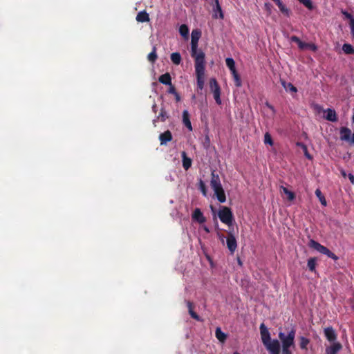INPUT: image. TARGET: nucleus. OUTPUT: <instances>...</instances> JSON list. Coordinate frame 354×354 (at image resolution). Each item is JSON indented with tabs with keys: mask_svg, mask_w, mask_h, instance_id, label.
Masks as SVG:
<instances>
[{
	"mask_svg": "<svg viewBox=\"0 0 354 354\" xmlns=\"http://www.w3.org/2000/svg\"><path fill=\"white\" fill-rule=\"evenodd\" d=\"M286 330H288L287 334L283 332L279 333V338L282 344L281 354H292L290 348L295 346L296 329L295 326H291L290 328H287Z\"/></svg>",
	"mask_w": 354,
	"mask_h": 354,
	"instance_id": "1",
	"label": "nucleus"
},
{
	"mask_svg": "<svg viewBox=\"0 0 354 354\" xmlns=\"http://www.w3.org/2000/svg\"><path fill=\"white\" fill-rule=\"evenodd\" d=\"M210 186L214 190L217 200L220 203H225L226 201V196L221 183L219 176L216 174L214 171L211 174Z\"/></svg>",
	"mask_w": 354,
	"mask_h": 354,
	"instance_id": "2",
	"label": "nucleus"
},
{
	"mask_svg": "<svg viewBox=\"0 0 354 354\" xmlns=\"http://www.w3.org/2000/svg\"><path fill=\"white\" fill-rule=\"evenodd\" d=\"M195 73L197 80V88L202 90L205 84V61H203V56H198L194 62Z\"/></svg>",
	"mask_w": 354,
	"mask_h": 354,
	"instance_id": "3",
	"label": "nucleus"
},
{
	"mask_svg": "<svg viewBox=\"0 0 354 354\" xmlns=\"http://www.w3.org/2000/svg\"><path fill=\"white\" fill-rule=\"evenodd\" d=\"M201 36V32L198 30H194L192 32L191 39V56L194 58V62L199 55L203 56V61H205V55L202 50H198V40Z\"/></svg>",
	"mask_w": 354,
	"mask_h": 354,
	"instance_id": "4",
	"label": "nucleus"
},
{
	"mask_svg": "<svg viewBox=\"0 0 354 354\" xmlns=\"http://www.w3.org/2000/svg\"><path fill=\"white\" fill-rule=\"evenodd\" d=\"M220 221L230 227L234 221V216L231 209L226 206H221L218 212Z\"/></svg>",
	"mask_w": 354,
	"mask_h": 354,
	"instance_id": "5",
	"label": "nucleus"
},
{
	"mask_svg": "<svg viewBox=\"0 0 354 354\" xmlns=\"http://www.w3.org/2000/svg\"><path fill=\"white\" fill-rule=\"evenodd\" d=\"M352 121L354 123V115L352 117ZM339 139L354 146V132L352 133L348 127H342L339 129Z\"/></svg>",
	"mask_w": 354,
	"mask_h": 354,
	"instance_id": "6",
	"label": "nucleus"
},
{
	"mask_svg": "<svg viewBox=\"0 0 354 354\" xmlns=\"http://www.w3.org/2000/svg\"><path fill=\"white\" fill-rule=\"evenodd\" d=\"M309 245L311 248H314L319 252L326 255L328 257H329L335 261L338 259V257L335 254L332 252L329 249H328L326 247L322 245L319 243H318L314 240H310Z\"/></svg>",
	"mask_w": 354,
	"mask_h": 354,
	"instance_id": "7",
	"label": "nucleus"
},
{
	"mask_svg": "<svg viewBox=\"0 0 354 354\" xmlns=\"http://www.w3.org/2000/svg\"><path fill=\"white\" fill-rule=\"evenodd\" d=\"M209 86L213 93L216 103L218 105H221L222 103L221 99V88L216 79L212 78L209 80Z\"/></svg>",
	"mask_w": 354,
	"mask_h": 354,
	"instance_id": "8",
	"label": "nucleus"
},
{
	"mask_svg": "<svg viewBox=\"0 0 354 354\" xmlns=\"http://www.w3.org/2000/svg\"><path fill=\"white\" fill-rule=\"evenodd\" d=\"M226 245L227 249L230 252V254H233L237 248V241L234 234L231 231L227 232Z\"/></svg>",
	"mask_w": 354,
	"mask_h": 354,
	"instance_id": "9",
	"label": "nucleus"
},
{
	"mask_svg": "<svg viewBox=\"0 0 354 354\" xmlns=\"http://www.w3.org/2000/svg\"><path fill=\"white\" fill-rule=\"evenodd\" d=\"M260 333L262 342L266 347L268 346L269 344L272 343V340H271L270 337V334L264 324H261L260 326Z\"/></svg>",
	"mask_w": 354,
	"mask_h": 354,
	"instance_id": "10",
	"label": "nucleus"
},
{
	"mask_svg": "<svg viewBox=\"0 0 354 354\" xmlns=\"http://www.w3.org/2000/svg\"><path fill=\"white\" fill-rule=\"evenodd\" d=\"M324 333L327 340L332 344L337 342V335L332 326L326 327L324 330Z\"/></svg>",
	"mask_w": 354,
	"mask_h": 354,
	"instance_id": "11",
	"label": "nucleus"
},
{
	"mask_svg": "<svg viewBox=\"0 0 354 354\" xmlns=\"http://www.w3.org/2000/svg\"><path fill=\"white\" fill-rule=\"evenodd\" d=\"M214 2L213 4V17L215 19L219 18L223 19L224 18V15L222 11L221 6H220L218 0H212Z\"/></svg>",
	"mask_w": 354,
	"mask_h": 354,
	"instance_id": "12",
	"label": "nucleus"
},
{
	"mask_svg": "<svg viewBox=\"0 0 354 354\" xmlns=\"http://www.w3.org/2000/svg\"><path fill=\"white\" fill-rule=\"evenodd\" d=\"M342 348V345L339 342H333L327 346L325 350V354H337Z\"/></svg>",
	"mask_w": 354,
	"mask_h": 354,
	"instance_id": "13",
	"label": "nucleus"
},
{
	"mask_svg": "<svg viewBox=\"0 0 354 354\" xmlns=\"http://www.w3.org/2000/svg\"><path fill=\"white\" fill-rule=\"evenodd\" d=\"M192 218L197 223L202 224L206 221V218L199 208H196L192 215Z\"/></svg>",
	"mask_w": 354,
	"mask_h": 354,
	"instance_id": "14",
	"label": "nucleus"
},
{
	"mask_svg": "<svg viewBox=\"0 0 354 354\" xmlns=\"http://www.w3.org/2000/svg\"><path fill=\"white\" fill-rule=\"evenodd\" d=\"M270 354H280V343L277 339H273L272 344L266 347Z\"/></svg>",
	"mask_w": 354,
	"mask_h": 354,
	"instance_id": "15",
	"label": "nucleus"
},
{
	"mask_svg": "<svg viewBox=\"0 0 354 354\" xmlns=\"http://www.w3.org/2000/svg\"><path fill=\"white\" fill-rule=\"evenodd\" d=\"M159 140L160 141V145H165L168 142L171 141L172 134L169 130L165 131L159 136Z\"/></svg>",
	"mask_w": 354,
	"mask_h": 354,
	"instance_id": "16",
	"label": "nucleus"
},
{
	"mask_svg": "<svg viewBox=\"0 0 354 354\" xmlns=\"http://www.w3.org/2000/svg\"><path fill=\"white\" fill-rule=\"evenodd\" d=\"M186 304L188 308L189 314L190 315L191 317L198 322H203V319L196 312L194 311L193 303L191 302L190 301H186Z\"/></svg>",
	"mask_w": 354,
	"mask_h": 354,
	"instance_id": "17",
	"label": "nucleus"
},
{
	"mask_svg": "<svg viewBox=\"0 0 354 354\" xmlns=\"http://www.w3.org/2000/svg\"><path fill=\"white\" fill-rule=\"evenodd\" d=\"M136 20L141 23L149 22L150 21L149 15L145 10L140 11L136 16Z\"/></svg>",
	"mask_w": 354,
	"mask_h": 354,
	"instance_id": "18",
	"label": "nucleus"
},
{
	"mask_svg": "<svg viewBox=\"0 0 354 354\" xmlns=\"http://www.w3.org/2000/svg\"><path fill=\"white\" fill-rule=\"evenodd\" d=\"M183 122L184 125L189 130L192 131V126L189 120V114L188 111L184 110L183 112Z\"/></svg>",
	"mask_w": 354,
	"mask_h": 354,
	"instance_id": "19",
	"label": "nucleus"
},
{
	"mask_svg": "<svg viewBox=\"0 0 354 354\" xmlns=\"http://www.w3.org/2000/svg\"><path fill=\"white\" fill-rule=\"evenodd\" d=\"M326 119L330 122H337L338 118L334 109H328L326 110Z\"/></svg>",
	"mask_w": 354,
	"mask_h": 354,
	"instance_id": "20",
	"label": "nucleus"
},
{
	"mask_svg": "<svg viewBox=\"0 0 354 354\" xmlns=\"http://www.w3.org/2000/svg\"><path fill=\"white\" fill-rule=\"evenodd\" d=\"M158 81L162 84H165V85H169V84H171V75L169 73H166L163 75H161L159 78H158Z\"/></svg>",
	"mask_w": 354,
	"mask_h": 354,
	"instance_id": "21",
	"label": "nucleus"
},
{
	"mask_svg": "<svg viewBox=\"0 0 354 354\" xmlns=\"http://www.w3.org/2000/svg\"><path fill=\"white\" fill-rule=\"evenodd\" d=\"M183 158V167L185 170L189 169L192 166V159L187 156V154L185 151L182 153Z\"/></svg>",
	"mask_w": 354,
	"mask_h": 354,
	"instance_id": "22",
	"label": "nucleus"
},
{
	"mask_svg": "<svg viewBox=\"0 0 354 354\" xmlns=\"http://www.w3.org/2000/svg\"><path fill=\"white\" fill-rule=\"evenodd\" d=\"M299 48L301 50L310 49V50H311L312 51H314V52L317 50V46L315 45L314 44L306 43V42H304V41H302L300 44V46H299Z\"/></svg>",
	"mask_w": 354,
	"mask_h": 354,
	"instance_id": "23",
	"label": "nucleus"
},
{
	"mask_svg": "<svg viewBox=\"0 0 354 354\" xmlns=\"http://www.w3.org/2000/svg\"><path fill=\"white\" fill-rule=\"evenodd\" d=\"M215 335H216V337L221 342H224L225 340H226V338H227V335L225 333H224L221 328L218 327L216 328V330H215Z\"/></svg>",
	"mask_w": 354,
	"mask_h": 354,
	"instance_id": "24",
	"label": "nucleus"
},
{
	"mask_svg": "<svg viewBox=\"0 0 354 354\" xmlns=\"http://www.w3.org/2000/svg\"><path fill=\"white\" fill-rule=\"evenodd\" d=\"M276 4L278 6V8L281 13H283L286 17L290 16V10L286 7V6L282 3V1L281 0L279 2H277Z\"/></svg>",
	"mask_w": 354,
	"mask_h": 354,
	"instance_id": "25",
	"label": "nucleus"
},
{
	"mask_svg": "<svg viewBox=\"0 0 354 354\" xmlns=\"http://www.w3.org/2000/svg\"><path fill=\"white\" fill-rule=\"evenodd\" d=\"M310 343V339L305 337H299V346L300 348L302 350H308V345Z\"/></svg>",
	"mask_w": 354,
	"mask_h": 354,
	"instance_id": "26",
	"label": "nucleus"
},
{
	"mask_svg": "<svg viewBox=\"0 0 354 354\" xmlns=\"http://www.w3.org/2000/svg\"><path fill=\"white\" fill-rule=\"evenodd\" d=\"M342 50L346 55H354V48L350 44H344L342 46Z\"/></svg>",
	"mask_w": 354,
	"mask_h": 354,
	"instance_id": "27",
	"label": "nucleus"
},
{
	"mask_svg": "<svg viewBox=\"0 0 354 354\" xmlns=\"http://www.w3.org/2000/svg\"><path fill=\"white\" fill-rule=\"evenodd\" d=\"M171 60L173 62V64L176 65H178L180 64L181 62V55L179 53H173L171 54Z\"/></svg>",
	"mask_w": 354,
	"mask_h": 354,
	"instance_id": "28",
	"label": "nucleus"
},
{
	"mask_svg": "<svg viewBox=\"0 0 354 354\" xmlns=\"http://www.w3.org/2000/svg\"><path fill=\"white\" fill-rule=\"evenodd\" d=\"M281 189L283 191V192L287 195V198L288 201H292L295 199V194L294 192L290 191L288 189V188L283 187V186H281Z\"/></svg>",
	"mask_w": 354,
	"mask_h": 354,
	"instance_id": "29",
	"label": "nucleus"
},
{
	"mask_svg": "<svg viewBox=\"0 0 354 354\" xmlns=\"http://www.w3.org/2000/svg\"><path fill=\"white\" fill-rule=\"evenodd\" d=\"M147 59L149 62L151 63H154L158 59V55L156 53V47L155 46L153 47L152 51L150 53H149Z\"/></svg>",
	"mask_w": 354,
	"mask_h": 354,
	"instance_id": "30",
	"label": "nucleus"
},
{
	"mask_svg": "<svg viewBox=\"0 0 354 354\" xmlns=\"http://www.w3.org/2000/svg\"><path fill=\"white\" fill-rule=\"evenodd\" d=\"M315 193L316 196L319 198V202L321 203V204L323 206H326L327 205L326 200L324 196L322 194L321 190L319 189H317L315 190Z\"/></svg>",
	"mask_w": 354,
	"mask_h": 354,
	"instance_id": "31",
	"label": "nucleus"
},
{
	"mask_svg": "<svg viewBox=\"0 0 354 354\" xmlns=\"http://www.w3.org/2000/svg\"><path fill=\"white\" fill-rule=\"evenodd\" d=\"M297 145L300 147L302 149V150H303V151L304 153V156L308 160H312L313 159V156L308 153L307 146L305 144H304L302 142H297Z\"/></svg>",
	"mask_w": 354,
	"mask_h": 354,
	"instance_id": "32",
	"label": "nucleus"
},
{
	"mask_svg": "<svg viewBox=\"0 0 354 354\" xmlns=\"http://www.w3.org/2000/svg\"><path fill=\"white\" fill-rule=\"evenodd\" d=\"M316 262H317V259L315 257L310 258L308 260L307 266L310 271H311V272L315 271Z\"/></svg>",
	"mask_w": 354,
	"mask_h": 354,
	"instance_id": "33",
	"label": "nucleus"
},
{
	"mask_svg": "<svg viewBox=\"0 0 354 354\" xmlns=\"http://www.w3.org/2000/svg\"><path fill=\"white\" fill-rule=\"evenodd\" d=\"M168 118V115L165 109L162 106L160 109V111L159 115H158V119H159L161 122H165Z\"/></svg>",
	"mask_w": 354,
	"mask_h": 354,
	"instance_id": "34",
	"label": "nucleus"
},
{
	"mask_svg": "<svg viewBox=\"0 0 354 354\" xmlns=\"http://www.w3.org/2000/svg\"><path fill=\"white\" fill-rule=\"evenodd\" d=\"M179 32L183 37H187L189 35V28L185 24L181 25L179 28Z\"/></svg>",
	"mask_w": 354,
	"mask_h": 354,
	"instance_id": "35",
	"label": "nucleus"
},
{
	"mask_svg": "<svg viewBox=\"0 0 354 354\" xmlns=\"http://www.w3.org/2000/svg\"><path fill=\"white\" fill-rule=\"evenodd\" d=\"M225 64L226 66L228 67V68L230 70H232L235 68V62L234 60L231 57H227L225 59Z\"/></svg>",
	"mask_w": 354,
	"mask_h": 354,
	"instance_id": "36",
	"label": "nucleus"
},
{
	"mask_svg": "<svg viewBox=\"0 0 354 354\" xmlns=\"http://www.w3.org/2000/svg\"><path fill=\"white\" fill-rule=\"evenodd\" d=\"M300 3L303 4L308 10H311L313 9V5L311 0H297Z\"/></svg>",
	"mask_w": 354,
	"mask_h": 354,
	"instance_id": "37",
	"label": "nucleus"
},
{
	"mask_svg": "<svg viewBox=\"0 0 354 354\" xmlns=\"http://www.w3.org/2000/svg\"><path fill=\"white\" fill-rule=\"evenodd\" d=\"M199 189H200L201 192H202V194H203V196H207V188H206L205 184L204 183V182L202 180H200V181H199Z\"/></svg>",
	"mask_w": 354,
	"mask_h": 354,
	"instance_id": "38",
	"label": "nucleus"
},
{
	"mask_svg": "<svg viewBox=\"0 0 354 354\" xmlns=\"http://www.w3.org/2000/svg\"><path fill=\"white\" fill-rule=\"evenodd\" d=\"M264 142L265 144H268L270 146L273 145V140L269 133H266L264 136Z\"/></svg>",
	"mask_w": 354,
	"mask_h": 354,
	"instance_id": "39",
	"label": "nucleus"
},
{
	"mask_svg": "<svg viewBox=\"0 0 354 354\" xmlns=\"http://www.w3.org/2000/svg\"><path fill=\"white\" fill-rule=\"evenodd\" d=\"M233 78H234V84H235L236 86V87L241 86V77H240L239 75L238 74V75L234 76Z\"/></svg>",
	"mask_w": 354,
	"mask_h": 354,
	"instance_id": "40",
	"label": "nucleus"
},
{
	"mask_svg": "<svg viewBox=\"0 0 354 354\" xmlns=\"http://www.w3.org/2000/svg\"><path fill=\"white\" fill-rule=\"evenodd\" d=\"M343 15L347 18L350 19V26H351V30L352 31V21L354 20L353 18V16L351 14L348 13V12H342Z\"/></svg>",
	"mask_w": 354,
	"mask_h": 354,
	"instance_id": "41",
	"label": "nucleus"
},
{
	"mask_svg": "<svg viewBox=\"0 0 354 354\" xmlns=\"http://www.w3.org/2000/svg\"><path fill=\"white\" fill-rule=\"evenodd\" d=\"M290 40L293 42H295L297 44L298 47H299L300 44L302 42V41L297 36H292L290 38Z\"/></svg>",
	"mask_w": 354,
	"mask_h": 354,
	"instance_id": "42",
	"label": "nucleus"
},
{
	"mask_svg": "<svg viewBox=\"0 0 354 354\" xmlns=\"http://www.w3.org/2000/svg\"><path fill=\"white\" fill-rule=\"evenodd\" d=\"M169 87L168 88L167 92L170 94L175 95L177 93L175 86L172 84H169Z\"/></svg>",
	"mask_w": 354,
	"mask_h": 354,
	"instance_id": "43",
	"label": "nucleus"
},
{
	"mask_svg": "<svg viewBox=\"0 0 354 354\" xmlns=\"http://www.w3.org/2000/svg\"><path fill=\"white\" fill-rule=\"evenodd\" d=\"M287 88H289L291 92L296 93L297 91V88L292 83H288Z\"/></svg>",
	"mask_w": 354,
	"mask_h": 354,
	"instance_id": "44",
	"label": "nucleus"
},
{
	"mask_svg": "<svg viewBox=\"0 0 354 354\" xmlns=\"http://www.w3.org/2000/svg\"><path fill=\"white\" fill-rule=\"evenodd\" d=\"M348 179L350 180V182L354 185V175H353L352 174H349L348 175Z\"/></svg>",
	"mask_w": 354,
	"mask_h": 354,
	"instance_id": "45",
	"label": "nucleus"
},
{
	"mask_svg": "<svg viewBox=\"0 0 354 354\" xmlns=\"http://www.w3.org/2000/svg\"><path fill=\"white\" fill-rule=\"evenodd\" d=\"M174 95L175 100L177 102H178L181 100V97L178 92Z\"/></svg>",
	"mask_w": 354,
	"mask_h": 354,
	"instance_id": "46",
	"label": "nucleus"
},
{
	"mask_svg": "<svg viewBox=\"0 0 354 354\" xmlns=\"http://www.w3.org/2000/svg\"><path fill=\"white\" fill-rule=\"evenodd\" d=\"M230 72H231V73H232V76H233V77L239 74V73H237V71H236V68H234V69H232V70H230Z\"/></svg>",
	"mask_w": 354,
	"mask_h": 354,
	"instance_id": "47",
	"label": "nucleus"
},
{
	"mask_svg": "<svg viewBox=\"0 0 354 354\" xmlns=\"http://www.w3.org/2000/svg\"><path fill=\"white\" fill-rule=\"evenodd\" d=\"M281 84L283 86L284 88L287 89V84H288L286 82V81H284L283 80H281Z\"/></svg>",
	"mask_w": 354,
	"mask_h": 354,
	"instance_id": "48",
	"label": "nucleus"
},
{
	"mask_svg": "<svg viewBox=\"0 0 354 354\" xmlns=\"http://www.w3.org/2000/svg\"><path fill=\"white\" fill-rule=\"evenodd\" d=\"M152 110L154 113H156L157 112V106L156 104H154L152 106Z\"/></svg>",
	"mask_w": 354,
	"mask_h": 354,
	"instance_id": "49",
	"label": "nucleus"
},
{
	"mask_svg": "<svg viewBox=\"0 0 354 354\" xmlns=\"http://www.w3.org/2000/svg\"><path fill=\"white\" fill-rule=\"evenodd\" d=\"M351 34L354 37V20L352 21V33Z\"/></svg>",
	"mask_w": 354,
	"mask_h": 354,
	"instance_id": "50",
	"label": "nucleus"
},
{
	"mask_svg": "<svg viewBox=\"0 0 354 354\" xmlns=\"http://www.w3.org/2000/svg\"><path fill=\"white\" fill-rule=\"evenodd\" d=\"M203 229H204V230H205L206 232H207V233H209V228H208L207 226H204V227H203Z\"/></svg>",
	"mask_w": 354,
	"mask_h": 354,
	"instance_id": "51",
	"label": "nucleus"
},
{
	"mask_svg": "<svg viewBox=\"0 0 354 354\" xmlns=\"http://www.w3.org/2000/svg\"><path fill=\"white\" fill-rule=\"evenodd\" d=\"M341 174H342V175L344 177H345V176H346V172H345V171H344V170H342V171H341Z\"/></svg>",
	"mask_w": 354,
	"mask_h": 354,
	"instance_id": "52",
	"label": "nucleus"
},
{
	"mask_svg": "<svg viewBox=\"0 0 354 354\" xmlns=\"http://www.w3.org/2000/svg\"><path fill=\"white\" fill-rule=\"evenodd\" d=\"M267 106H268L270 109L274 110V108H273V106H272V105H270V104H267Z\"/></svg>",
	"mask_w": 354,
	"mask_h": 354,
	"instance_id": "53",
	"label": "nucleus"
},
{
	"mask_svg": "<svg viewBox=\"0 0 354 354\" xmlns=\"http://www.w3.org/2000/svg\"><path fill=\"white\" fill-rule=\"evenodd\" d=\"M220 239H221V241L222 242H223V241H224V236H221L220 237Z\"/></svg>",
	"mask_w": 354,
	"mask_h": 354,
	"instance_id": "54",
	"label": "nucleus"
},
{
	"mask_svg": "<svg viewBox=\"0 0 354 354\" xmlns=\"http://www.w3.org/2000/svg\"><path fill=\"white\" fill-rule=\"evenodd\" d=\"M238 263H239V265H241V264H242V263H241V261L240 259H238Z\"/></svg>",
	"mask_w": 354,
	"mask_h": 354,
	"instance_id": "55",
	"label": "nucleus"
},
{
	"mask_svg": "<svg viewBox=\"0 0 354 354\" xmlns=\"http://www.w3.org/2000/svg\"><path fill=\"white\" fill-rule=\"evenodd\" d=\"M234 354H240V353H237V352H235V353H234Z\"/></svg>",
	"mask_w": 354,
	"mask_h": 354,
	"instance_id": "56",
	"label": "nucleus"
}]
</instances>
